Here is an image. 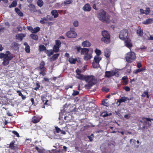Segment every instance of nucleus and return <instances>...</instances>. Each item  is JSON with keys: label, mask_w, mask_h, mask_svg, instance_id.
<instances>
[{"label": "nucleus", "mask_w": 153, "mask_h": 153, "mask_svg": "<svg viewBox=\"0 0 153 153\" xmlns=\"http://www.w3.org/2000/svg\"><path fill=\"white\" fill-rule=\"evenodd\" d=\"M13 58L12 54L9 51H6L5 53H0V59H3L2 65L4 66L7 65Z\"/></svg>", "instance_id": "nucleus-1"}, {"label": "nucleus", "mask_w": 153, "mask_h": 153, "mask_svg": "<svg viewBox=\"0 0 153 153\" xmlns=\"http://www.w3.org/2000/svg\"><path fill=\"white\" fill-rule=\"evenodd\" d=\"M85 81L88 82V84L85 86L87 89H90L93 85L96 82V79L93 76H89L86 77Z\"/></svg>", "instance_id": "nucleus-2"}, {"label": "nucleus", "mask_w": 153, "mask_h": 153, "mask_svg": "<svg viewBox=\"0 0 153 153\" xmlns=\"http://www.w3.org/2000/svg\"><path fill=\"white\" fill-rule=\"evenodd\" d=\"M98 18L99 19L103 22L108 23L110 21L109 15L106 14L103 10H101L98 15Z\"/></svg>", "instance_id": "nucleus-3"}, {"label": "nucleus", "mask_w": 153, "mask_h": 153, "mask_svg": "<svg viewBox=\"0 0 153 153\" xmlns=\"http://www.w3.org/2000/svg\"><path fill=\"white\" fill-rule=\"evenodd\" d=\"M102 35L103 37L101 38V41L104 43L108 44L110 41V35L108 31L104 30L102 32Z\"/></svg>", "instance_id": "nucleus-4"}, {"label": "nucleus", "mask_w": 153, "mask_h": 153, "mask_svg": "<svg viewBox=\"0 0 153 153\" xmlns=\"http://www.w3.org/2000/svg\"><path fill=\"white\" fill-rule=\"evenodd\" d=\"M136 55L133 52H130L128 53L126 56V59L127 62L131 63L136 58Z\"/></svg>", "instance_id": "nucleus-5"}, {"label": "nucleus", "mask_w": 153, "mask_h": 153, "mask_svg": "<svg viewBox=\"0 0 153 153\" xmlns=\"http://www.w3.org/2000/svg\"><path fill=\"white\" fill-rule=\"evenodd\" d=\"M101 57L98 55H96L92 62V66L94 68H96L99 66V62L101 60Z\"/></svg>", "instance_id": "nucleus-6"}, {"label": "nucleus", "mask_w": 153, "mask_h": 153, "mask_svg": "<svg viewBox=\"0 0 153 153\" xmlns=\"http://www.w3.org/2000/svg\"><path fill=\"white\" fill-rule=\"evenodd\" d=\"M128 32V30L126 29H123L121 30L119 34V38L122 40H124L127 38Z\"/></svg>", "instance_id": "nucleus-7"}, {"label": "nucleus", "mask_w": 153, "mask_h": 153, "mask_svg": "<svg viewBox=\"0 0 153 153\" xmlns=\"http://www.w3.org/2000/svg\"><path fill=\"white\" fill-rule=\"evenodd\" d=\"M105 77L109 78L114 75L116 76V74L119 75V73L116 71H106L105 72Z\"/></svg>", "instance_id": "nucleus-8"}, {"label": "nucleus", "mask_w": 153, "mask_h": 153, "mask_svg": "<svg viewBox=\"0 0 153 153\" xmlns=\"http://www.w3.org/2000/svg\"><path fill=\"white\" fill-rule=\"evenodd\" d=\"M55 43L56 44L53 46V50L55 52H57L59 51V48L61 46V43L59 40H56Z\"/></svg>", "instance_id": "nucleus-9"}, {"label": "nucleus", "mask_w": 153, "mask_h": 153, "mask_svg": "<svg viewBox=\"0 0 153 153\" xmlns=\"http://www.w3.org/2000/svg\"><path fill=\"white\" fill-rule=\"evenodd\" d=\"M67 36L69 38H75L77 36V34L74 31H69L67 33Z\"/></svg>", "instance_id": "nucleus-10"}, {"label": "nucleus", "mask_w": 153, "mask_h": 153, "mask_svg": "<svg viewBox=\"0 0 153 153\" xmlns=\"http://www.w3.org/2000/svg\"><path fill=\"white\" fill-rule=\"evenodd\" d=\"M82 9L85 11H90L91 9V7L90 4H86L82 7Z\"/></svg>", "instance_id": "nucleus-11"}, {"label": "nucleus", "mask_w": 153, "mask_h": 153, "mask_svg": "<svg viewBox=\"0 0 153 153\" xmlns=\"http://www.w3.org/2000/svg\"><path fill=\"white\" fill-rule=\"evenodd\" d=\"M41 117L39 116H34L32 119V121L35 123H37L39 122Z\"/></svg>", "instance_id": "nucleus-12"}, {"label": "nucleus", "mask_w": 153, "mask_h": 153, "mask_svg": "<svg viewBox=\"0 0 153 153\" xmlns=\"http://www.w3.org/2000/svg\"><path fill=\"white\" fill-rule=\"evenodd\" d=\"M125 43L126 46L128 48H130L132 47V45L130 39H127V40L125 41Z\"/></svg>", "instance_id": "nucleus-13"}, {"label": "nucleus", "mask_w": 153, "mask_h": 153, "mask_svg": "<svg viewBox=\"0 0 153 153\" xmlns=\"http://www.w3.org/2000/svg\"><path fill=\"white\" fill-rule=\"evenodd\" d=\"M127 100H129L128 98L125 97H122L120 100L117 101V103L118 102L119 103L118 105L119 106L120 105L121 103L122 102H125Z\"/></svg>", "instance_id": "nucleus-14"}, {"label": "nucleus", "mask_w": 153, "mask_h": 153, "mask_svg": "<svg viewBox=\"0 0 153 153\" xmlns=\"http://www.w3.org/2000/svg\"><path fill=\"white\" fill-rule=\"evenodd\" d=\"M92 57V56L91 54H87L84 56L83 59L85 61H88L90 60Z\"/></svg>", "instance_id": "nucleus-15"}, {"label": "nucleus", "mask_w": 153, "mask_h": 153, "mask_svg": "<svg viewBox=\"0 0 153 153\" xmlns=\"http://www.w3.org/2000/svg\"><path fill=\"white\" fill-rule=\"evenodd\" d=\"M51 14L53 16L54 18H56L59 15V14L56 10H52L51 12Z\"/></svg>", "instance_id": "nucleus-16"}, {"label": "nucleus", "mask_w": 153, "mask_h": 153, "mask_svg": "<svg viewBox=\"0 0 153 153\" xmlns=\"http://www.w3.org/2000/svg\"><path fill=\"white\" fill-rule=\"evenodd\" d=\"M111 54L110 50L107 48H106L104 50V56L107 58L109 57Z\"/></svg>", "instance_id": "nucleus-17"}, {"label": "nucleus", "mask_w": 153, "mask_h": 153, "mask_svg": "<svg viewBox=\"0 0 153 153\" xmlns=\"http://www.w3.org/2000/svg\"><path fill=\"white\" fill-rule=\"evenodd\" d=\"M45 65L44 62L42 61L41 62L39 68L41 70V71H45V70L46 68L44 67Z\"/></svg>", "instance_id": "nucleus-18"}, {"label": "nucleus", "mask_w": 153, "mask_h": 153, "mask_svg": "<svg viewBox=\"0 0 153 153\" xmlns=\"http://www.w3.org/2000/svg\"><path fill=\"white\" fill-rule=\"evenodd\" d=\"M82 45L84 47H89L91 45V43L88 41H85L82 43Z\"/></svg>", "instance_id": "nucleus-19"}, {"label": "nucleus", "mask_w": 153, "mask_h": 153, "mask_svg": "<svg viewBox=\"0 0 153 153\" xmlns=\"http://www.w3.org/2000/svg\"><path fill=\"white\" fill-rule=\"evenodd\" d=\"M89 51V50L86 48H82L81 49V54L83 55H85L88 54Z\"/></svg>", "instance_id": "nucleus-20"}, {"label": "nucleus", "mask_w": 153, "mask_h": 153, "mask_svg": "<svg viewBox=\"0 0 153 153\" xmlns=\"http://www.w3.org/2000/svg\"><path fill=\"white\" fill-rule=\"evenodd\" d=\"M137 33L138 36H142L143 35V30L140 28H138L137 30Z\"/></svg>", "instance_id": "nucleus-21"}, {"label": "nucleus", "mask_w": 153, "mask_h": 153, "mask_svg": "<svg viewBox=\"0 0 153 153\" xmlns=\"http://www.w3.org/2000/svg\"><path fill=\"white\" fill-rule=\"evenodd\" d=\"M15 10L17 14L20 16H23V13L20 11V10L18 8H15Z\"/></svg>", "instance_id": "nucleus-22"}, {"label": "nucleus", "mask_w": 153, "mask_h": 153, "mask_svg": "<svg viewBox=\"0 0 153 153\" xmlns=\"http://www.w3.org/2000/svg\"><path fill=\"white\" fill-rule=\"evenodd\" d=\"M59 55V54L57 53L54 54L50 59V61H54L58 57Z\"/></svg>", "instance_id": "nucleus-23"}, {"label": "nucleus", "mask_w": 153, "mask_h": 153, "mask_svg": "<svg viewBox=\"0 0 153 153\" xmlns=\"http://www.w3.org/2000/svg\"><path fill=\"white\" fill-rule=\"evenodd\" d=\"M153 19H149L144 21L143 23L144 24H149L152 22Z\"/></svg>", "instance_id": "nucleus-24"}, {"label": "nucleus", "mask_w": 153, "mask_h": 153, "mask_svg": "<svg viewBox=\"0 0 153 153\" xmlns=\"http://www.w3.org/2000/svg\"><path fill=\"white\" fill-rule=\"evenodd\" d=\"M14 141L11 142L9 146V148L12 149L14 150L16 148V146L14 145Z\"/></svg>", "instance_id": "nucleus-25"}, {"label": "nucleus", "mask_w": 153, "mask_h": 153, "mask_svg": "<svg viewBox=\"0 0 153 153\" xmlns=\"http://www.w3.org/2000/svg\"><path fill=\"white\" fill-rule=\"evenodd\" d=\"M16 36L17 39L22 40L23 38L25 36V35L23 34H18Z\"/></svg>", "instance_id": "nucleus-26"}, {"label": "nucleus", "mask_w": 153, "mask_h": 153, "mask_svg": "<svg viewBox=\"0 0 153 153\" xmlns=\"http://www.w3.org/2000/svg\"><path fill=\"white\" fill-rule=\"evenodd\" d=\"M76 77L77 78L80 80L85 79L86 78L85 76L82 74H79L78 75H76Z\"/></svg>", "instance_id": "nucleus-27"}, {"label": "nucleus", "mask_w": 153, "mask_h": 153, "mask_svg": "<svg viewBox=\"0 0 153 153\" xmlns=\"http://www.w3.org/2000/svg\"><path fill=\"white\" fill-rule=\"evenodd\" d=\"M46 53L48 56H50L53 55V50H47L46 51Z\"/></svg>", "instance_id": "nucleus-28"}, {"label": "nucleus", "mask_w": 153, "mask_h": 153, "mask_svg": "<svg viewBox=\"0 0 153 153\" xmlns=\"http://www.w3.org/2000/svg\"><path fill=\"white\" fill-rule=\"evenodd\" d=\"M48 21L46 17L41 18L40 21V22L42 24H45L46 23V22Z\"/></svg>", "instance_id": "nucleus-29"}, {"label": "nucleus", "mask_w": 153, "mask_h": 153, "mask_svg": "<svg viewBox=\"0 0 153 153\" xmlns=\"http://www.w3.org/2000/svg\"><path fill=\"white\" fill-rule=\"evenodd\" d=\"M17 4V1L16 0L14 1L12 4L9 6V8L15 7L16 6Z\"/></svg>", "instance_id": "nucleus-30"}, {"label": "nucleus", "mask_w": 153, "mask_h": 153, "mask_svg": "<svg viewBox=\"0 0 153 153\" xmlns=\"http://www.w3.org/2000/svg\"><path fill=\"white\" fill-rule=\"evenodd\" d=\"M37 3L38 5L40 7H42L44 4V2L42 0H38Z\"/></svg>", "instance_id": "nucleus-31"}, {"label": "nucleus", "mask_w": 153, "mask_h": 153, "mask_svg": "<svg viewBox=\"0 0 153 153\" xmlns=\"http://www.w3.org/2000/svg\"><path fill=\"white\" fill-rule=\"evenodd\" d=\"M69 62L71 64H75L76 62V59L72 58H70L68 60Z\"/></svg>", "instance_id": "nucleus-32"}, {"label": "nucleus", "mask_w": 153, "mask_h": 153, "mask_svg": "<svg viewBox=\"0 0 153 153\" xmlns=\"http://www.w3.org/2000/svg\"><path fill=\"white\" fill-rule=\"evenodd\" d=\"M122 79L123 80V83L124 85H126L127 84L128 81V78L127 76H124L122 78Z\"/></svg>", "instance_id": "nucleus-33"}, {"label": "nucleus", "mask_w": 153, "mask_h": 153, "mask_svg": "<svg viewBox=\"0 0 153 153\" xmlns=\"http://www.w3.org/2000/svg\"><path fill=\"white\" fill-rule=\"evenodd\" d=\"M18 46V44L16 42L13 43L12 44V47L16 50H17L19 48Z\"/></svg>", "instance_id": "nucleus-34"}, {"label": "nucleus", "mask_w": 153, "mask_h": 153, "mask_svg": "<svg viewBox=\"0 0 153 153\" xmlns=\"http://www.w3.org/2000/svg\"><path fill=\"white\" fill-rule=\"evenodd\" d=\"M40 28L39 27H36L33 28L32 30V33H36L39 31L40 30Z\"/></svg>", "instance_id": "nucleus-35"}, {"label": "nucleus", "mask_w": 153, "mask_h": 153, "mask_svg": "<svg viewBox=\"0 0 153 153\" xmlns=\"http://www.w3.org/2000/svg\"><path fill=\"white\" fill-rule=\"evenodd\" d=\"M30 36L31 38L33 39L37 40L38 39V37L36 35L33 34H31Z\"/></svg>", "instance_id": "nucleus-36"}, {"label": "nucleus", "mask_w": 153, "mask_h": 153, "mask_svg": "<svg viewBox=\"0 0 153 153\" xmlns=\"http://www.w3.org/2000/svg\"><path fill=\"white\" fill-rule=\"evenodd\" d=\"M145 69H146L145 68H142L141 69H139L137 70H134V74H137L139 72L145 70Z\"/></svg>", "instance_id": "nucleus-37"}, {"label": "nucleus", "mask_w": 153, "mask_h": 153, "mask_svg": "<svg viewBox=\"0 0 153 153\" xmlns=\"http://www.w3.org/2000/svg\"><path fill=\"white\" fill-rule=\"evenodd\" d=\"M39 50L40 51H42L46 50V48L43 45H40L39 46Z\"/></svg>", "instance_id": "nucleus-38"}, {"label": "nucleus", "mask_w": 153, "mask_h": 153, "mask_svg": "<svg viewBox=\"0 0 153 153\" xmlns=\"http://www.w3.org/2000/svg\"><path fill=\"white\" fill-rule=\"evenodd\" d=\"M95 53L96 54V55H98L100 56L101 54V51L99 49H98L97 48H96L95 51Z\"/></svg>", "instance_id": "nucleus-39"}, {"label": "nucleus", "mask_w": 153, "mask_h": 153, "mask_svg": "<svg viewBox=\"0 0 153 153\" xmlns=\"http://www.w3.org/2000/svg\"><path fill=\"white\" fill-rule=\"evenodd\" d=\"M144 14L146 15H148L150 12L151 10L150 8L149 7H146V10H144Z\"/></svg>", "instance_id": "nucleus-40"}, {"label": "nucleus", "mask_w": 153, "mask_h": 153, "mask_svg": "<svg viewBox=\"0 0 153 153\" xmlns=\"http://www.w3.org/2000/svg\"><path fill=\"white\" fill-rule=\"evenodd\" d=\"M46 17L47 19V20L48 21H53V17L50 16V15H47Z\"/></svg>", "instance_id": "nucleus-41"}, {"label": "nucleus", "mask_w": 153, "mask_h": 153, "mask_svg": "<svg viewBox=\"0 0 153 153\" xmlns=\"http://www.w3.org/2000/svg\"><path fill=\"white\" fill-rule=\"evenodd\" d=\"M25 51L27 53H30V47L29 46H25Z\"/></svg>", "instance_id": "nucleus-42"}, {"label": "nucleus", "mask_w": 153, "mask_h": 153, "mask_svg": "<svg viewBox=\"0 0 153 153\" xmlns=\"http://www.w3.org/2000/svg\"><path fill=\"white\" fill-rule=\"evenodd\" d=\"M55 129L57 133H58L61 132V129L59 128H58L57 126L55 127Z\"/></svg>", "instance_id": "nucleus-43"}, {"label": "nucleus", "mask_w": 153, "mask_h": 153, "mask_svg": "<svg viewBox=\"0 0 153 153\" xmlns=\"http://www.w3.org/2000/svg\"><path fill=\"white\" fill-rule=\"evenodd\" d=\"M72 1L70 0H67L64 1V3L65 4H67L71 3Z\"/></svg>", "instance_id": "nucleus-44"}, {"label": "nucleus", "mask_w": 153, "mask_h": 153, "mask_svg": "<svg viewBox=\"0 0 153 153\" xmlns=\"http://www.w3.org/2000/svg\"><path fill=\"white\" fill-rule=\"evenodd\" d=\"M35 149L39 153H42L43 152V150L42 149L39 148L37 146L35 147Z\"/></svg>", "instance_id": "nucleus-45"}, {"label": "nucleus", "mask_w": 153, "mask_h": 153, "mask_svg": "<svg viewBox=\"0 0 153 153\" xmlns=\"http://www.w3.org/2000/svg\"><path fill=\"white\" fill-rule=\"evenodd\" d=\"M73 25L75 27H77L79 25V22L77 21H75L74 22Z\"/></svg>", "instance_id": "nucleus-46"}, {"label": "nucleus", "mask_w": 153, "mask_h": 153, "mask_svg": "<svg viewBox=\"0 0 153 153\" xmlns=\"http://www.w3.org/2000/svg\"><path fill=\"white\" fill-rule=\"evenodd\" d=\"M93 137H94V135L93 134H91V135L90 136H88V137L89 140H90V141H92L93 140Z\"/></svg>", "instance_id": "nucleus-47"}, {"label": "nucleus", "mask_w": 153, "mask_h": 153, "mask_svg": "<svg viewBox=\"0 0 153 153\" xmlns=\"http://www.w3.org/2000/svg\"><path fill=\"white\" fill-rule=\"evenodd\" d=\"M79 94V92L77 91L73 90V92L72 94L73 96H76L78 95Z\"/></svg>", "instance_id": "nucleus-48"}, {"label": "nucleus", "mask_w": 153, "mask_h": 153, "mask_svg": "<svg viewBox=\"0 0 153 153\" xmlns=\"http://www.w3.org/2000/svg\"><path fill=\"white\" fill-rule=\"evenodd\" d=\"M12 133L14 135H16L17 137H19V133L17 131H13Z\"/></svg>", "instance_id": "nucleus-49"}, {"label": "nucleus", "mask_w": 153, "mask_h": 153, "mask_svg": "<svg viewBox=\"0 0 153 153\" xmlns=\"http://www.w3.org/2000/svg\"><path fill=\"white\" fill-rule=\"evenodd\" d=\"M36 87L34 88V89L37 90L39 88L40 86L39 83H36Z\"/></svg>", "instance_id": "nucleus-50"}, {"label": "nucleus", "mask_w": 153, "mask_h": 153, "mask_svg": "<svg viewBox=\"0 0 153 153\" xmlns=\"http://www.w3.org/2000/svg\"><path fill=\"white\" fill-rule=\"evenodd\" d=\"M76 71L77 74L76 75H78L79 74H81L80 73L81 72V71L78 68H77L76 69Z\"/></svg>", "instance_id": "nucleus-51"}, {"label": "nucleus", "mask_w": 153, "mask_h": 153, "mask_svg": "<svg viewBox=\"0 0 153 153\" xmlns=\"http://www.w3.org/2000/svg\"><path fill=\"white\" fill-rule=\"evenodd\" d=\"M63 150H56L54 152V153H63Z\"/></svg>", "instance_id": "nucleus-52"}, {"label": "nucleus", "mask_w": 153, "mask_h": 153, "mask_svg": "<svg viewBox=\"0 0 153 153\" xmlns=\"http://www.w3.org/2000/svg\"><path fill=\"white\" fill-rule=\"evenodd\" d=\"M102 116L104 117H106L107 116H108V114L107 113H102Z\"/></svg>", "instance_id": "nucleus-53"}, {"label": "nucleus", "mask_w": 153, "mask_h": 153, "mask_svg": "<svg viewBox=\"0 0 153 153\" xmlns=\"http://www.w3.org/2000/svg\"><path fill=\"white\" fill-rule=\"evenodd\" d=\"M4 27H2L0 26V32H4Z\"/></svg>", "instance_id": "nucleus-54"}, {"label": "nucleus", "mask_w": 153, "mask_h": 153, "mask_svg": "<svg viewBox=\"0 0 153 153\" xmlns=\"http://www.w3.org/2000/svg\"><path fill=\"white\" fill-rule=\"evenodd\" d=\"M124 89L127 91H130V89L129 87L128 86H126L125 87Z\"/></svg>", "instance_id": "nucleus-55"}, {"label": "nucleus", "mask_w": 153, "mask_h": 153, "mask_svg": "<svg viewBox=\"0 0 153 153\" xmlns=\"http://www.w3.org/2000/svg\"><path fill=\"white\" fill-rule=\"evenodd\" d=\"M27 28L29 31H31L32 32V30L33 29V28L32 27L28 26L27 27Z\"/></svg>", "instance_id": "nucleus-56"}, {"label": "nucleus", "mask_w": 153, "mask_h": 153, "mask_svg": "<svg viewBox=\"0 0 153 153\" xmlns=\"http://www.w3.org/2000/svg\"><path fill=\"white\" fill-rule=\"evenodd\" d=\"M137 67L138 68H140L142 67V65L140 62H137Z\"/></svg>", "instance_id": "nucleus-57"}, {"label": "nucleus", "mask_w": 153, "mask_h": 153, "mask_svg": "<svg viewBox=\"0 0 153 153\" xmlns=\"http://www.w3.org/2000/svg\"><path fill=\"white\" fill-rule=\"evenodd\" d=\"M140 11L141 14H144L145 11L142 9H140Z\"/></svg>", "instance_id": "nucleus-58"}, {"label": "nucleus", "mask_w": 153, "mask_h": 153, "mask_svg": "<svg viewBox=\"0 0 153 153\" xmlns=\"http://www.w3.org/2000/svg\"><path fill=\"white\" fill-rule=\"evenodd\" d=\"M41 71V72L39 73L40 74H42L43 76H44L46 74V73L43 72L44 71Z\"/></svg>", "instance_id": "nucleus-59"}, {"label": "nucleus", "mask_w": 153, "mask_h": 153, "mask_svg": "<svg viewBox=\"0 0 153 153\" xmlns=\"http://www.w3.org/2000/svg\"><path fill=\"white\" fill-rule=\"evenodd\" d=\"M102 90L103 91H105L106 92H107L108 91L109 89L108 88H103Z\"/></svg>", "instance_id": "nucleus-60"}, {"label": "nucleus", "mask_w": 153, "mask_h": 153, "mask_svg": "<svg viewBox=\"0 0 153 153\" xmlns=\"http://www.w3.org/2000/svg\"><path fill=\"white\" fill-rule=\"evenodd\" d=\"M102 104L104 106H107V103H106L105 101L103 100L102 102Z\"/></svg>", "instance_id": "nucleus-61"}, {"label": "nucleus", "mask_w": 153, "mask_h": 153, "mask_svg": "<svg viewBox=\"0 0 153 153\" xmlns=\"http://www.w3.org/2000/svg\"><path fill=\"white\" fill-rule=\"evenodd\" d=\"M145 119L147 121H151V120H153V119H150L148 118H145Z\"/></svg>", "instance_id": "nucleus-62"}, {"label": "nucleus", "mask_w": 153, "mask_h": 153, "mask_svg": "<svg viewBox=\"0 0 153 153\" xmlns=\"http://www.w3.org/2000/svg\"><path fill=\"white\" fill-rule=\"evenodd\" d=\"M17 93H19V96H22L23 94H22V93L19 91H17Z\"/></svg>", "instance_id": "nucleus-63"}, {"label": "nucleus", "mask_w": 153, "mask_h": 153, "mask_svg": "<svg viewBox=\"0 0 153 153\" xmlns=\"http://www.w3.org/2000/svg\"><path fill=\"white\" fill-rule=\"evenodd\" d=\"M4 49V48L2 47L1 44H0V51H2Z\"/></svg>", "instance_id": "nucleus-64"}]
</instances>
